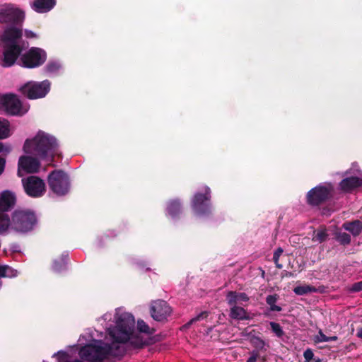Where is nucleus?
I'll return each instance as SVG.
<instances>
[{
	"label": "nucleus",
	"mask_w": 362,
	"mask_h": 362,
	"mask_svg": "<svg viewBox=\"0 0 362 362\" xmlns=\"http://www.w3.org/2000/svg\"><path fill=\"white\" fill-rule=\"evenodd\" d=\"M115 324L112 327L105 328L112 340L111 344H107L100 339H95L90 332H85L78 339L81 346L78 354L80 357L88 362H103L110 356H119L125 352L124 344L129 343L133 347H139L144 344L143 339L139 335L134 334V316L119 308L115 310Z\"/></svg>",
	"instance_id": "f257e3e1"
},
{
	"label": "nucleus",
	"mask_w": 362,
	"mask_h": 362,
	"mask_svg": "<svg viewBox=\"0 0 362 362\" xmlns=\"http://www.w3.org/2000/svg\"><path fill=\"white\" fill-rule=\"evenodd\" d=\"M24 18V13L11 5L0 6V23L13 24L6 26L0 34V65L3 67L12 66L24 49L22 30L18 26Z\"/></svg>",
	"instance_id": "f03ea898"
},
{
	"label": "nucleus",
	"mask_w": 362,
	"mask_h": 362,
	"mask_svg": "<svg viewBox=\"0 0 362 362\" xmlns=\"http://www.w3.org/2000/svg\"><path fill=\"white\" fill-rule=\"evenodd\" d=\"M25 156L18 160V174L22 173H35L38 172L40 160L50 163L54 156L58 154V144L56 139L43 131H38L31 139H27L23 145Z\"/></svg>",
	"instance_id": "7ed1b4c3"
},
{
	"label": "nucleus",
	"mask_w": 362,
	"mask_h": 362,
	"mask_svg": "<svg viewBox=\"0 0 362 362\" xmlns=\"http://www.w3.org/2000/svg\"><path fill=\"white\" fill-rule=\"evenodd\" d=\"M37 224V218L33 212L16 211L13 214L11 228L20 233H27Z\"/></svg>",
	"instance_id": "20e7f679"
},
{
	"label": "nucleus",
	"mask_w": 362,
	"mask_h": 362,
	"mask_svg": "<svg viewBox=\"0 0 362 362\" xmlns=\"http://www.w3.org/2000/svg\"><path fill=\"white\" fill-rule=\"evenodd\" d=\"M29 109V106L23 105L18 97L13 94L0 95V110L11 115H23Z\"/></svg>",
	"instance_id": "39448f33"
},
{
	"label": "nucleus",
	"mask_w": 362,
	"mask_h": 362,
	"mask_svg": "<svg viewBox=\"0 0 362 362\" xmlns=\"http://www.w3.org/2000/svg\"><path fill=\"white\" fill-rule=\"evenodd\" d=\"M48 183L50 189L57 195H64L69 192L68 175L61 170L51 173L48 177Z\"/></svg>",
	"instance_id": "423d86ee"
},
{
	"label": "nucleus",
	"mask_w": 362,
	"mask_h": 362,
	"mask_svg": "<svg viewBox=\"0 0 362 362\" xmlns=\"http://www.w3.org/2000/svg\"><path fill=\"white\" fill-rule=\"evenodd\" d=\"M50 90V82L45 80L42 82L30 81L21 88L23 95L30 99L45 97Z\"/></svg>",
	"instance_id": "0eeeda50"
},
{
	"label": "nucleus",
	"mask_w": 362,
	"mask_h": 362,
	"mask_svg": "<svg viewBox=\"0 0 362 362\" xmlns=\"http://www.w3.org/2000/svg\"><path fill=\"white\" fill-rule=\"evenodd\" d=\"M21 54L18 56H21V64L26 68H35L40 66L45 62L47 57L45 52L37 47H32L25 54Z\"/></svg>",
	"instance_id": "6e6552de"
},
{
	"label": "nucleus",
	"mask_w": 362,
	"mask_h": 362,
	"mask_svg": "<svg viewBox=\"0 0 362 362\" xmlns=\"http://www.w3.org/2000/svg\"><path fill=\"white\" fill-rule=\"evenodd\" d=\"M333 192V186L331 183L320 185L307 194V201L310 205L317 206L327 199Z\"/></svg>",
	"instance_id": "1a4fd4ad"
},
{
	"label": "nucleus",
	"mask_w": 362,
	"mask_h": 362,
	"mask_svg": "<svg viewBox=\"0 0 362 362\" xmlns=\"http://www.w3.org/2000/svg\"><path fill=\"white\" fill-rule=\"evenodd\" d=\"M204 191V194L196 193L192 199V209L198 216H204L211 211V206L209 203L211 198L210 188L205 187Z\"/></svg>",
	"instance_id": "9d476101"
},
{
	"label": "nucleus",
	"mask_w": 362,
	"mask_h": 362,
	"mask_svg": "<svg viewBox=\"0 0 362 362\" xmlns=\"http://www.w3.org/2000/svg\"><path fill=\"white\" fill-rule=\"evenodd\" d=\"M26 194L32 197H42L45 192V184L40 177L34 175L22 180Z\"/></svg>",
	"instance_id": "9b49d317"
},
{
	"label": "nucleus",
	"mask_w": 362,
	"mask_h": 362,
	"mask_svg": "<svg viewBox=\"0 0 362 362\" xmlns=\"http://www.w3.org/2000/svg\"><path fill=\"white\" fill-rule=\"evenodd\" d=\"M171 308L164 300H156L151 307L152 317L156 321L165 320L171 313Z\"/></svg>",
	"instance_id": "f8f14e48"
},
{
	"label": "nucleus",
	"mask_w": 362,
	"mask_h": 362,
	"mask_svg": "<svg viewBox=\"0 0 362 362\" xmlns=\"http://www.w3.org/2000/svg\"><path fill=\"white\" fill-rule=\"evenodd\" d=\"M15 203L16 196L13 192L8 190L0 192V211H6L11 209Z\"/></svg>",
	"instance_id": "ddd939ff"
},
{
	"label": "nucleus",
	"mask_w": 362,
	"mask_h": 362,
	"mask_svg": "<svg viewBox=\"0 0 362 362\" xmlns=\"http://www.w3.org/2000/svg\"><path fill=\"white\" fill-rule=\"evenodd\" d=\"M362 186V179L358 177H349L343 179L339 183L341 191L348 192Z\"/></svg>",
	"instance_id": "4468645a"
},
{
	"label": "nucleus",
	"mask_w": 362,
	"mask_h": 362,
	"mask_svg": "<svg viewBox=\"0 0 362 362\" xmlns=\"http://www.w3.org/2000/svg\"><path fill=\"white\" fill-rule=\"evenodd\" d=\"M56 5V0H35L31 8L37 13H44L51 11Z\"/></svg>",
	"instance_id": "2eb2a0df"
},
{
	"label": "nucleus",
	"mask_w": 362,
	"mask_h": 362,
	"mask_svg": "<svg viewBox=\"0 0 362 362\" xmlns=\"http://www.w3.org/2000/svg\"><path fill=\"white\" fill-rule=\"evenodd\" d=\"M226 300L229 305H236L238 303L248 301L249 297L245 293L228 291L226 294Z\"/></svg>",
	"instance_id": "dca6fc26"
},
{
	"label": "nucleus",
	"mask_w": 362,
	"mask_h": 362,
	"mask_svg": "<svg viewBox=\"0 0 362 362\" xmlns=\"http://www.w3.org/2000/svg\"><path fill=\"white\" fill-rule=\"evenodd\" d=\"M230 317L238 320H248L249 316L247 311L242 307L237 305H230Z\"/></svg>",
	"instance_id": "f3484780"
},
{
	"label": "nucleus",
	"mask_w": 362,
	"mask_h": 362,
	"mask_svg": "<svg viewBox=\"0 0 362 362\" xmlns=\"http://www.w3.org/2000/svg\"><path fill=\"white\" fill-rule=\"evenodd\" d=\"M342 227L344 230L349 231L354 236H357L362 230V223L359 221L346 222Z\"/></svg>",
	"instance_id": "a211bd4d"
},
{
	"label": "nucleus",
	"mask_w": 362,
	"mask_h": 362,
	"mask_svg": "<svg viewBox=\"0 0 362 362\" xmlns=\"http://www.w3.org/2000/svg\"><path fill=\"white\" fill-rule=\"evenodd\" d=\"M137 328L139 332L135 330V324L134 325V334L139 335L143 339L144 344L138 348L142 347L146 344V339H144L141 333L151 334L153 330L148 327V325L144 320H138Z\"/></svg>",
	"instance_id": "6ab92c4d"
},
{
	"label": "nucleus",
	"mask_w": 362,
	"mask_h": 362,
	"mask_svg": "<svg viewBox=\"0 0 362 362\" xmlns=\"http://www.w3.org/2000/svg\"><path fill=\"white\" fill-rule=\"evenodd\" d=\"M69 255L63 253L59 259H55L52 265V269L55 272H61L66 269Z\"/></svg>",
	"instance_id": "aec40b11"
},
{
	"label": "nucleus",
	"mask_w": 362,
	"mask_h": 362,
	"mask_svg": "<svg viewBox=\"0 0 362 362\" xmlns=\"http://www.w3.org/2000/svg\"><path fill=\"white\" fill-rule=\"evenodd\" d=\"M167 214L172 218L176 217V216L180 212L181 204L177 200H173L170 202L167 206Z\"/></svg>",
	"instance_id": "412c9836"
},
{
	"label": "nucleus",
	"mask_w": 362,
	"mask_h": 362,
	"mask_svg": "<svg viewBox=\"0 0 362 362\" xmlns=\"http://www.w3.org/2000/svg\"><path fill=\"white\" fill-rule=\"evenodd\" d=\"M250 341L252 346L255 348L254 350H257L258 352L266 351L269 346L268 344L259 337H252Z\"/></svg>",
	"instance_id": "4be33fe9"
},
{
	"label": "nucleus",
	"mask_w": 362,
	"mask_h": 362,
	"mask_svg": "<svg viewBox=\"0 0 362 362\" xmlns=\"http://www.w3.org/2000/svg\"><path fill=\"white\" fill-rule=\"evenodd\" d=\"M11 135L9 122L3 118H0V139L8 138Z\"/></svg>",
	"instance_id": "5701e85b"
},
{
	"label": "nucleus",
	"mask_w": 362,
	"mask_h": 362,
	"mask_svg": "<svg viewBox=\"0 0 362 362\" xmlns=\"http://www.w3.org/2000/svg\"><path fill=\"white\" fill-rule=\"evenodd\" d=\"M18 275V272L8 265H0V278H13Z\"/></svg>",
	"instance_id": "b1692460"
},
{
	"label": "nucleus",
	"mask_w": 362,
	"mask_h": 362,
	"mask_svg": "<svg viewBox=\"0 0 362 362\" xmlns=\"http://www.w3.org/2000/svg\"><path fill=\"white\" fill-rule=\"evenodd\" d=\"M9 227H11V221L8 216L4 213H0V234L5 233Z\"/></svg>",
	"instance_id": "393cba45"
},
{
	"label": "nucleus",
	"mask_w": 362,
	"mask_h": 362,
	"mask_svg": "<svg viewBox=\"0 0 362 362\" xmlns=\"http://www.w3.org/2000/svg\"><path fill=\"white\" fill-rule=\"evenodd\" d=\"M293 291L296 294L302 296L308 293H313L317 291V289L310 285L298 286L294 288Z\"/></svg>",
	"instance_id": "a878e982"
},
{
	"label": "nucleus",
	"mask_w": 362,
	"mask_h": 362,
	"mask_svg": "<svg viewBox=\"0 0 362 362\" xmlns=\"http://www.w3.org/2000/svg\"><path fill=\"white\" fill-rule=\"evenodd\" d=\"M62 66L57 61H50L45 66V70L50 74H57L61 69Z\"/></svg>",
	"instance_id": "bb28decb"
},
{
	"label": "nucleus",
	"mask_w": 362,
	"mask_h": 362,
	"mask_svg": "<svg viewBox=\"0 0 362 362\" xmlns=\"http://www.w3.org/2000/svg\"><path fill=\"white\" fill-rule=\"evenodd\" d=\"M276 300L277 298L275 295H269L266 298V302L270 306V310L272 311L279 312L281 310V308L276 305Z\"/></svg>",
	"instance_id": "cd10ccee"
},
{
	"label": "nucleus",
	"mask_w": 362,
	"mask_h": 362,
	"mask_svg": "<svg viewBox=\"0 0 362 362\" xmlns=\"http://www.w3.org/2000/svg\"><path fill=\"white\" fill-rule=\"evenodd\" d=\"M336 239L341 244L345 245L351 242V237L349 234L343 232H339L336 234Z\"/></svg>",
	"instance_id": "c85d7f7f"
},
{
	"label": "nucleus",
	"mask_w": 362,
	"mask_h": 362,
	"mask_svg": "<svg viewBox=\"0 0 362 362\" xmlns=\"http://www.w3.org/2000/svg\"><path fill=\"white\" fill-rule=\"evenodd\" d=\"M327 237V233L325 229H321L317 230L315 235L313 238V240L318 241L319 243H322L326 240Z\"/></svg>",
	"instance_id": "c756f323"
},
{
	"label": "nucleus",
	"mask_w": 362,
	"mask_h": 362,
	"mask_svg": "<svg viewBox=\"0 0 362 362\" xmlns=\"http://www.w3.org/2000/svg\"><path fill=\"white\" fill-rule=\"evenodd\" d=\"M283 252L284 250L281 247H278L274 252L273 259L276 267L279 269H281L283 267L282 264L279 262V257L282 255Z\"/></svg>",
	"instance_id": "7c9ffc66"
},
{
	"label": "nucleus",
	"mask_w": 362,
	"mask_h": 362,
	"mask_svg": "<svg viewBox=\"0 0 362 362\" xmlns=\"http://www.w3.org/2000/svg\"><path fill=\"white\" fill-rule=\"evenodd\" d=\"M270 326H271V328H272L273 332L275 333V334L277 337H281L283 336L284 332H283L281 326L279 325V324L274 322H271Z\"/></svg>",
	"instance_id": "2f4dec72"
},
{
	"label": "nucleus",
	"mask_w": 362,
	"mask_h": 362,
	"mask_svg": "<svg viewBox=\"0 0 362 362\" xmlns=\"http://www.w3.org/2000/svg\"><path fill=\"white\" fill-rule=\"evenodd\" d=\"M314 341L315 343L327 342L328 337H327L320 329L318 334L314 337Z\"/></svg>",
	"instance_id": "473e14b6"
},
{
	"label": "nucleus",
	"mask_w": 362,
	"mask_h": 362,
	"mask_svg": "<svg viewBox=\"0 0 362 362\" xmlns=\"http://www.w3.org/2000/svg\"><path fill=\"white\" fill-rule=\"evenodd\" d=\"M208 316L207 312H202L199 313L198 315H197L195 317L192 318L187 325L186 326H189V325L193 324L194 322L203 320L206 318Z\"/></svg>",
	"instance_id": "72a5a7b5"
},
{
	"label": "nucleus",
	"mask_w": 362,
	"mask_h": 362,
	"mask_svg": "<svg viewBox=\"0 0 362 362\" xmlns=\"http://www.w3.org/2000/svg\"><path fill=\"white\" fill-rule=\"evenodd\" d=\"M259 354L257 350H253L250 352V357L247 358V362H257Z\"/></svg>",
	"instance_id": "f704fd0d"
},
{
	"label": "nucleus",
	"mask_w": 362,
	"mask_h": 362,
	"mask_svg": "<svg viewBox=\"0 0 362 362\" xmlns=\"http://www.w3.org/2000/svg\"><path fill=\"white\" fill-rule=\"evenodd\" d=\"M11 150V147L8 144L0 142V153L7 154Z\"/></svg>",
	"instance_id": "c9c22d12"
},
{
	"label": "nucleus",
	"mask_w": 362,
	"mask_h": 362,
	"mask_svg": "<svg viewBox=\"0 0 362 362\" xmlns=\"http://www.w3.org/2000/svg\"><path fill=\"white\" fill-rule=\"evenodd\" d=\"M313 352L310 349H306L303 353V356L307 362H309L313 358Z\"/></svg>",
	"instance_id": "e433bc0d"
},
{
	"label": "nucleus",
	"mask_w": 362,
	"mask_h": 362,
	"mask_svg": "<svg viewBox=\"0 0 362 362\" xmlns=\"http://www.w3.org/2000/svg\"><path fill=\"white\" fill-rule=\"evenodd\" d=\"M25 36L27 37V38H37V35L33 32L32 30H25Z\"/></svg>",
	"instance_id": "4c0bfd02"
},
{
	"label": "nucleus",
	"mask_w": 362,
	"mask_h": 362,
	"mask_svg": "<svg viewBox=\"0 0 362 362\" xmlns=\"http://www.w3.org/2000/svg\"><path fill=\"white\" fill-rule=\"evenodd\" d=\"M351 291H362V281H359V282H357V283H355L354 284H353L352 288H351Z\"/></svg>",
	"instance_id": "58836bf2"
},
{
	"label": "nucleus",
	"mask_w": 362,
	"mask_h": 362,
	"mask_svg": "<svg viewBox=\"0 0 362 362\" xmlns=\"http://www.w3.org/2000/svg\"><path fill=\"white\" fill-rule=\"evenodd\" d=\"M112 319V314L111 313H105L103 315V316L100 319V320H103L104 322L110 321Z\"/></svg>",
	"instance_id": "ea45409f"
},
{
	"label": "nucleus",
	"mask_w": 362,
	"mask_h": 362,
	"mask_svg": "<svg viewBox=\"0 0 362 362\" xmlns=\"http://www.w3.org/2000/svg\"><path fill=\"white\" fill-rule=\"evenodd\" d=\"M6 160L3 158H0V175L3 173L5 168Z\"/></svg>",
	"instance_id": "a19ab883"
},
{
	"label": "nucleus",
	"mask_w": 362,
	"mask_h": 362,
	"mask_svg": "<svg viewBox=\"0 0 362 362\" xmlns=\"http://www.w3.org/2000/svg\"><path fill=\"white\" fill-rule=\"evenodd\" d=\"M356 335L358 338L362 339V328L358 329Z\"/></svg>",
	"instance_id": "79ce46f5"
},
{
	"label": "nucleus",
	"mask_w": 362,
	"mask_h": 362,
	"mask_svg": "<svg viewBox=\"0 0 362 362\" xmlns=\"http://www.w3.org/2000/svg\"><path fill=\"white\" fill-rule=\"evenodd\" d=\"M338 337L337 336L328 337V341H337Z\"/></svg>",
	"instance_id": "37998d69"
}]
</instances>
